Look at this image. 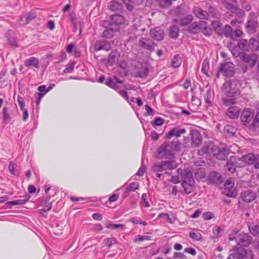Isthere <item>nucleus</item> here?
<instances>
[{"mask_svg":"<svg viewBox=\"0 0 259 259\" xmlns=\"http://www.w3.org/2000/svg\"><path fill=\"white\" fill-rule=\"evenodd\" d=\"M211 152L213 156L220 160H225L229 153V149L225 144L219 146L213 145L211 147Z\"/></svg>","mask_w":259,"mask_h":259,"instance_id":"nucleus-3","label":"nucleus"},{"mask_svg":"<svg viewBox=\"0 0 259 259\" xmlns=\"http://www.w3.org/2000/svg\"><path fill=\"white\" fill-rule=\"evenodd\" d=\"M248 48L252 51L257 50L259 47V41L254 38H250L248 42Z\"/></svg>","mask_w":259,"mask_h":259,"instance_id":"nucleus-38","label":"nucleus"},{"mask_svg":"<svg viewBox=\"0 0 259 259\" xmlns=\"http://www.w3.org/2000/svg\"><path fill=\"white\" fill-rule=\"evenodd\" d=\"M110 41L105 39H99L95 42L94 49L95 52L104 50L108 52L111 50Z\"/></svg>","mask_w":259,"mask_h":259,"instance_id":"nucleus-7","label":"nucleus"},{"mask_svg":"<svg viewBox=\"0 0 259 259\" xmlns=\"http://www.w3.org/2000/svg\"><path fill=\"white\" fill-rule=\"evenodd\" d=\"M24 65L26 67H30L32 66L36 68H38L39 67V60L38 58L34 57H30L24 61Z\"/></svg>","mask_w":259,"mask_h":259,"instance_id":"nucleus-25","label":"nucleus"},{"mask_svg":"<svg viewBox=\"0 0 259 259\" xmlns=\"http://www.w3.org/2000/svg\"><path fill=\"white\" fill-rule=\"evenodd\" d=\"M120 56V53L118 50L115 49L112 50L108 56L107 63L111 66L115 64L118 61Z\"/></svg>","mask_w":259,"mask_h":259,"instance_id":"nucleus-22","label":"nucleus"},{"mask_svg":"<svg viewBox=\"0 0 259 259\" xmlns=\"http://www.w3.org/2000/svg\"><path fill=\"white\" fill-rule=\"evenodd\" d=\"M139 187V183L136 182H132L129 184L126 189L125 192V196L128 195L130 192H134L137 190Z\"/></svg>","mask_w":259,"mask_h":259,"instance_id":"nucleus-40","label":"nucleus"},{"mask_svg":"<svg viewBox=\"0 0 259 259\" xmlns=\"http://www.w3.org/2000/svg\"><path fill=\"white\" fill-rule=\"evenodd\" d=\"M182 62V59L180 54H175L172 58L170 66L173 68H177L181 66Z\"/></svg>","mask_w":259,"mask_h":259,"instance_id":"nucleus-28","label":"nucleus"},{"mask_svg":"<svg viewBox=\"0 0 259 259\" xmlns=\"http://www.w3.org/2000/svg\"><path fill=\"white\" fill-rule=\"evenodd\" d=\"M140 46L145 49L150 51H153L154 50V44L146 38H142L139 40Z\"/></svg>","mask_w":259,"mask_h":259,"instance_id":"nucleus-21","label":"nucleus"},{"mask_svg":"<svg viewBox=\"0 0 259 259\" xmlns=\"http://www.w3.org/2000/svg\"><path fill=\"white\" fill-rule=\"evenodd\" d=\"M224 130L227 133L231 135H233L235 133V129L231 125H227L225 126Z\"/></svg>","mask_w":259,"mask_h":259,"instance_id":"nucleus-62","label":"nucleus"},{"mask_svg":"<svg viewBox=\"0 0 259 259\" xmlns=\"http://www.w3.org/2000/svg\"><path fill=\"white\" fill-rule=\"evenodd\" d=\"M117 240L114 237L107 238L103 240V244L104 246L107 248H110L113 244H117Z\"/></svg>","mask_w":259,"mask_h":259,"instance_id":"nucleus-37","label":"nucleus"},{"mask_svg":"<svg viewBox=\"0 0 259 259\" xmlns=\"http://www.w3.org/2000/svg\"><path fill=\"white\" fill-rule=\"evenodd\" d=\"M251 237L247 234L241 233L235 238L236 242L238 245L241 247H247L250 243Z\"/></svg>","mask_w":259,"mask_h":259,"instance_id":"nucleus-12","label":"nucleus"},{"mask_svg":"<svg viewBox=\"0 0 259 259\" xmlns=\"http://www.w3.org/2000/svg\"><path fill=\"white\" fill-rule=\"evenodd\" d=\"M163 119L159 117L155 118L152 123L153 126H160L163 124Z\"/></svg>","mask_w":259,"mask_h":259,"instance_id":"nucleus-60","label":"nucleus"},{"mask_svg":"<svg viewBox=\"0 0 259 259\" xmlns=\"http://www.w3.org/2000/svg\"><path fill=\"white\" fill-rule=\"evenodd\" d=\"M194 184L195 181L192 171L188 169L184 170L181 183L184 192L187 194L191 193L192 192Z\"/></svg>","mask_w":259,"mask_h":259,"instance_id":"nucleus-1","label":"nucleus"},{"mask_svg":"<svg viewBox=\"0 0 259 259\" xmlns=\"http://www.w3.org/2000/svg\"><path fill=\"white\" fill-rule=\"evenodd\" d=\"M124 21V17L120 15H113L110 16V21L108 24L112 26V29L114 30H119V26Z\"/></svg>","mask_w":259,"mask_h":259,"instance_id":"nucleus-8","label":"nucleus"},{"mask_svg":"<svg viewBox=\"0 0 259 259\" xmlns=\"http://www.w3.org/2000/svg\"><path fill=\"white\" fill-rule=\"evenodd\" d=\"M190 237L194 240L198 241L200 240L202 236L198 230L193 229H192L189 234Z\"/></svg>","mask_w":259,"mask_h":259,"instance_id":"nucleus-36","label":"nucleus"},{"mask_svg":"<svg viewBox=\"0 0 259 259\" xmlns=\"http://www.w3.org/2000/svg\"><path fill=\"white\" fill-rule=\"evenodd\" d=\"M106 227L111 230H115L116 229H120L122 230L124 228V225L123 224L109 223L106 225Z\"/></svg>","mask_w":259,"mask_h":259,"instance_id":"nucleus-52","label":"nucleus"},{"mask_svg":"<svg viewBox=\"0 0 259 259\" xmlns=\"http://www.w3.org/2000/svg\"><path fill=\"white\" fill-rule=\"evenodd\" d=\"M251 233L253 236H257L259 235V225L253 226L251 228H249Z\"/></svg>","mask_w":259,"mask_h":259,"instance_id":"nucleus-61","label":"nucleus"},{"mask_svg":"<svg viewBox=\"0 0 259 259\" xmlns=\"http://www.w3.org/2000/svg\"><path fill=\"white\" fill-rule=\"evenodd\" d=\"M151 37L157 40H161L163 39L164 33L163 30L160 27H156L150 30Z\"/></svg>","mask_w":259,"mask_h":259,"instance_id":"nucleus-18","label":"nucleus"},{"mask_svg":"<svg viewBox=\"0 0 259 259\" xmlns=\"http://www.w3.org/2000/svg\"><path fill=\"white\" fill-rule=\"evenodd\" d=\"M158 2L160 6L163 8L170 6L172 4L171 0H156Z\"/></svg>","mask_w":259,"mask_h":259,"instance_id":"nucleus-54","label":"nucleus"},{"mask_svg":"<svg viewBox=\"0 0 259 259\" xmlns=\"http://www.w3.org/2000/svg\"><path fill=\"white\" fill-rule=\"evenodd\" d=\"M181 143L177 138H174L170 143L165 142L161 146L162 151L166 152L169 148H171L176 151H179L180 150Z\"/></svg>","mask_w":259,"mask_h":259,"instance_id":"nucleus-11","label":"nucleus"},{"mask_svg":"<svg viewBox=\"0 0 259 259\" xmlns=\"http://www.w3.org/2000/svg\"><path fill=\"white\" fill-rule=\"evenodd\" d=\"M244 166V162L242 158L236 156H230L226 163L227 169L231 173H234L236 170V167H243Z\"/></svg>","mask_w":259,"mask_h":259,"instance_id":"nucleus-4","label":"nucleus"},{"mask_svg":"<svg viewBox=\"0 0 259 259\" xmlns=\"http://www.w3.org/2000/svg\"><path fill=\"white\" fill-rule=\"evenodd\" d=\"M3 119L5 122H7L10 119V116L7 113V107H4L3 109Z\"/></svg>","mask_w":259,"mask_h":259,"instance_id":"nucleus-58","label":"nucleus"},{"mask_svg":"<svg viewBox=\"0 0 259 259\" xmlns=\"http://www.w3.org/2000/svg\"><path fill=\"white\" fill-rule=\"evenodd\" d=\"M220 71L223 76L226 77H232L235 72L234 65L231 62H226L221 63L220 66Z\"/></svg>","mask_w":259,"mask_h":259,"instance_id":"nucleus-5","label":"nucleus"},{"mask_svg":"<svg viewBox=\"0 0 259 259\" xmlns=\"http://www.w3.org/2000/svg\"><path fill=\"white\" fill-rule=\"evenodd\" d=\"M238 80L235 79L226 81L223 86V90L226 96L235 97L240 95V92L237 87Z\"/></svg>","mask_w":259,"mask_h":259,"instance_id":"nucleus-2","label":"nucleus"},{"mask_svg":"<svg viewBox=\"0 0 259 259\" xmlns=\"http://www.w3.org/2000/svg\"><path fill=\"white\" fill-rule=\"evenodd\" d=\"M151 237L149 236H140L138 235L136 236L134 240V242L137 243L144 240H150Z\"/></svg>","mask_w":259,"mask_h":259,"instance_id":"nucleus-57","label":"nucleus"},{"mask_svg":"<svg viewBox=\"0 0 259 259\" xmlns=\"http://www.w3.org/2000/svg\"><path fill=\"white\" fill-rule=\"evenodd\" d=\"M241 197L244 202L249 203L256 198V195L251 190H245L241 193Z\"/></svg>","mask_w":259,"mask_h":259,"instance_id":"nucleus-17","label":"nucleus"},{"mask_svg":"<svg viewBox=\"0 0 259 259\" xmlns=\"http://www.w3.org/2000/svg\"><path fill=\"white\" fill-rule=\"evenodd\" d=\"M212 96L210 90H208L204 96L205 102L209 105H212Z\"/></svg>","mask_w":259,"mask_h":259,"instance_id":"nucleus-46","label":"nucleus"},{"mask_svg":"<svg viewBox=\"0 0 259 259\" xmlns=\"http://www.w3.org/2000/svg\"><path fill=\"white\" fill-rule=\"evenodd\" d=\"M231 13L235 14L236 17L240 18H243L245 15L244 12L240 8H238L237 6Z\"/></svg>","mask_w":259,"mask_h":259,"instance_id":"nucleus-47","label":"nucleus"},{"mask_svg":"<svg viewBox=\"0 0 259 259\" xmlns=\"http://www.w3.org/2000/svg\"><path fill=\"white\" fill-rule=\"evenodd\" d=\"M232 49V47L230 45L229 46V49L231 50V52L232 55L234 56H235L236 53L234 52L235 51H237L238 49L242 50V51H246L248 49V41L245 39H240L238 42L237 46H234V49L231 50Z\"/></svg>","mask_w":259,"mask_h":259,"instance_id":"nucleus-16","label":"nucleus"},{"mask_svg":"<svg viewBox=\"0 0 259 259\" xmlns=\"http://www.w3.org/2000/svg\"><path fill=\"white\" fill-rule=\"evenodd\" d=\"M69 17L73 26H76L77 25V22L75 14L74 13H70Z\"/></svg>","mask_w":259,"mask_h":259,"instance_id":"nucleus-63","label":"nucleus"},{"mask_svg":"<svg viewBox=\"0 0 259 259\" xmlns=\"http://www.w3.org/2000/svg\"><path fill=\"white\" fill-rule=\"evenodd\" d=\"M164 165L165 166L166 170L173 169L176 167V164L174 161H163Z\"/></svg>","mask_w":259,"mask_h":259,"instance_id":"nucleus-51","label":"nucleus"},{"mask_svg":"<svg viewBox=\"0 0 259 259\" xmlns=\"http://www.w3.org/2000/svg\"><path fill=\"white\" fill-rule=\"evenodd\" d=\"M145 110L146 112L144 113L145 116H148L150 115H153L154 113V110L150 107L148 105H146L145 106Z\"/></svg>","mask_w":259,"mask_h":259,"instance_id":"nucleus-59","label":"nucleus"},{"mask_svg":"<svg viewBox=\"0 0 259 259\" xmlns=\"http://www.w3.org/2000/svg\"><path fill=\"white\" fill-rule=\"evenodd\" d=\"M25 198L24 199H19L16 200H13L10 201H8L6 202V204L9 206V207H11L12 205H22L25 204L30 199V196L29 195H26L24 196Z\"/></svg>","mask_w":259,"mask_h":259,"instance_id":"nucleus-24","label":"nucleus"},{"mask_svg":"<svg viewBox=\"0 0 259 259\" xmlns=\"http://www.w3.org/2000/svg\"><path fill=\"white\" fill-rule=\"evenodd\" d=\"M186 132V130L185 128H181L179 127H174L165 134V138L166 139H170L175 137V138L178 139L182 134H184Z\"/></svg>","mask_w":259,"mask_h":259,"instance_id":"nucleus-13","label":"nucleus"},{"mask_svg":"<svg viewBox=\"0 0 259 259\" xmlns=\"http://www.w3.org/2000/svg\"><path fill=\"white\" fill-rule=\"evenodd\" d=\"M70 200L72 202H77L81 200H87L88 201H93V202H97V199L95 197H88V198H83V197H77L75 196H71L70 197Z\"/></svg>","mask_w":259,"mask_h":259,"instance_id":"nucleus-41","label":"nucleus"},{"mask_svg":"<svg viewBox=\"0 0 259 259\" xmlns=\"http://www.w3.org/2000/svg\"><path fill=\"white\" fill-rule=\"evenodd\" d=\"M52 207V203H49L48 204L46 205L43 209L40 210V213L44 216L46 217L47 215V212L50 210Z\"/></svg>","mask_w":259,"mask_h":259,"instance_id":"nucleus-53","label":"nucleus"},{"mask_svg":"<svg viewBox=\"0 0 259 259\" xmlns=\"http://www.w3.org/2000/svg\"><path fill=\"white\" fill-rule=\"evenodd\" d=\"M242 34L243 32L241 30L239 29H236L233 31L231 37L233 39H236L239 37H241Z\"/></svg>","mask_w":259,"mask_h":259,"instance_id":"nucleus-55","label":"nucleus"},{"mask_svg":"<svg viewBox=\"0 0 259 259\" xmlns=\"http://www.w3.org/2000/svg\"><path fill=\"white\" fill-rule=\"evenodd\" d=\"M76 63V62L73 61L69 64H68L66 67L64 69L63 72L64 73H72L74 70V67Z\"/></svg>","mask_w":259,"mask_h":259,"instance_id":"nucleus-50","label":"nucleus"},{"mask_svg":"<svg viewBox=\"0 0 259 259\" xmlns=\"http://www.w3.org/2000/svg\"><path fill=\"white\" fill-rule=\"evenodd\" d=\"M108 28L106 29L103 32L101 36L102 37L106 38L107 39H110L114 36V32L117 31L118 30H114L112 29V26L109 24H107Z\"/></svg>","mask_w":259,"mask_h":259,"instance_id":"nucleus-32","label":"nucleus"},{"mask_svg":"<svg viewBox=\"0 0 259 259\" xmlns=\"http://www.w3.org/2000/svg\"><path fill=\"white\" fill-rule=\"evenodd\" d=\"M194 15L200 19L209 20V14L207 11L203 10L198 6H195L192 9Z\"/></svg>","mask_w":259,"mask_h":259,"instance_id":"nucleus-14","label":"nucleus"},{"mask_svg":"<svg viewBox=\"0 0 259 259\" xmlns=\"http://www.w3.org/2000/svg\"><path fill=\"white\" fill-rule=\"evenodd\" d=\"M201 28V21L199 23L194 22L190 24L188 27V31L192 34L199 33Z\"/></svg>","mask_w":259,"mask_h":259,"instance_id":"nucleus-27","label":"nucleus"},{"mask_svg":"<svg viewBox=\"0 0 259 259\" xmlns=\"http://www.w3.org/2000/svg\"><path fill=\"white\" fill-rule=\"evenodd\" d=\"M254 114L250 110H244L241 114V120L242 122L248 123L253 118Z\"/></svg>","mask_w":259,"mask_h":259,"instance_id":"nucleus-23","label":"nucleus"},{"mask_svg":"<svg viewBox=\"0 0 259 259\" xmlns=\"http://www.w3.org/2000/svg\"><path fill=\"white\" fill-rule=\"evenodd\" d=\"M141 203V205L145 207H149L150 206V204L148 201V197L146 194L144 193L142 195Z\"/></svg>","mask_w":259,"mask_h":259,"instance_id":"nucleus-49","label":"nucleus"},{"mask_svg":"<svg viewBox=\"0 0 259 259\" xmlns=\"http://www.w3.org/2000/svg\"><path fill=\"white\" fill-rule=\"evenodd\" d=\"M193 19L192 15L188 14L186 16L180 19V24L181 26H187L192 22Z\"/></svg>","mask_w":259,"mask_h":259,"instance_id":"nucleus-34","label":"nucleus"},{"mask_svg":"<svg viewBox=\"0 0 259 259\" xmlns=\"http://www.w3.org/2000/svg\"><path fill=\"white\" fill-rule=\"evenodd\" d=\"M233 33L232 27L229 25H226L225 27L224 34L227 37H231Z\"/></svg>","mask_w":259,"mask_h":259,"instance_id":"nucleus-56","label":"nucleus"},{"mask_svg":"<svg viewBox=\"0 0 259 259\" xmlns=\"http://www.w3.org/2000/svg\"><path fill=\"white\" fill-rule=\"evenodd\" d=\"M209 69V63L207 61L204 60L202 62V67H201V72L205 74L206 75H208V70Z\"/></svg>","mask_w":259,"mask_h":259,"instance_id":"nucleus-48","label":"nucleus"},{"mask_svg":"<svg viewBox=\"0 0 259 259\" xmlns=\"http://www.w3.org/2000/svg\"><path fill=\"white\" fill-rule=\"evenodd\" d=\"M108 7L111 11L116 12H120L123 8L122 4L115 0L110 1Z\"/></svg>","mask_w":259,"mask_h":259,"instance_id":"nucleus-26","label":"nucleus"},{"mask_svg":"<svg viewBox=\"0 0 259 259\" xmlns=\"http://www.w3.org/2000/svg\"><path fill=\"white\" fill-rule=\"evenodd\" d=\"M163 161L154 164L152 167V170L154 172H162L166 170Z\"/></svg>","mask_w":259,"mask_h":259,"instance_id":"nucleus-42","label":"nucleus"},{"mask_svg":"<svg viewBox=\"0 0 259 259\" xmlns=\"http://www.w3.org/2000/svg\"><path fill=\"white\" fill-rule=\"evenodd\" d=\"M221 3L224 7L229 10L231 12H232L236 7V4L230 3L227 0H221Z\"/></svg>","mask_w":259,"mask_h":259,"instance_id":"nucleus-39","label":"nucleus"},{"mask_svg":"<svg viewBox=\"0 0 259 259\" xmlns=\"http://www.w3.org/2000/svg\"><path fill=\"white\" fill-rule=\"evenodd\" d=\"M222 178L220 173L213 171L209 173L208 181L210 184H217L222 183Z\"/></svg>","mask_w":259,"mask_h":259,"instance_id":"nucleus-20","label":"nucleus"},{"mask_svg":"<svg viewBox=\"0 0 259 259\" xmlns=\"http://www.w3.org/2000/svg\"><path fill=\"white\" fill-rule=\"evenodd\" d=\"M145 0H122L123 3L125 5L128 10H133L134 5H139L142 4Z\"/></svg>","mask_w":259,"mask_h":259,"instance_id":"nucleus-29","label":"nucleus"},{"mask_svg":"<svg viewBox=\"0 0 259 259\" xmlns=\"http://www.w3.org/2000/svg\"><path fill=\"white\" fill-rule=\"evenodd\" d=\"M196 179H201L205 177L206 173L204 168H197L194 172Z\"/></svg>","mask_w":259,"mask_h":259,"instance_id":"nucleus-43","label":"nucleus"},{"mask_svg":"<svg viewBox=\"0 0 259 259\" xmlns=\"http://www.w3.org/2000/svg\"><path fill=\"white\" fill-rule=\"evenodd\" d=\"M254 14L253 12L250 13L248 16V21L246 24V28L249 33H253L256 31L258 25V22L255 19H252Z\"/></svg>","mask_w":259,"mask_h":259,"instance_id":"nucleus-9","label":"nucleus"},{"mask_svg":"<svg viewBox=\"0 0 259 259\" xmlns=\"http://www.w3.org/2000/svg\"><path fill=\"white\" fill-rule=\"evenodd\" d=\"M180 32L179 27L177 25H173L169 29V35L171 38L176 39L179 36Z\"/></svg>","mask_w":259,"mask_h":259,"instance_id":"nucleus-33","label":"nucleus"},{"mask_svg":"<svg viewBox=\"0 0 259 259\" xmlns=\"http://www.w3.org/2000/svg\"><path fill=\"white\" fill-rule=\"evenodd\" d=\"M252 126L254 127H259V112H257L253 120Z\"/></svg>","mask_w":259,"mask_h":259,"instance_id":"nucleus-64","label":"nucleus"},{"mask_svg":"<svg viewBox=\"0 0 259 259\" xmlns=\"http://www.w3.org/2000/svg\"><path fill=\"white\" fill-rule=\"evenodd\" d=\"M204 24L206 25V23L204 21H201V32L206 36H209L211 34V30L206 25H204Z\"/></svg>","mask_w":259,"mask_h":259,"instance_id":"nucleus-45","label":"nucleus"},{"mask_svg":"<svg viewBox=\"0 0 259 259\" xmlns=\"http://www.w3.org/2000/svg\"><path fill=\"white\" fill-rule=\"evenodd\" d=\"M255 157L254 155L252 153H248L246 155H243L241 158L242 160L244 162V166L246 164H252L255 161Z\"/></svg>","mask_w":259,"mask_h":259,"instance_id":"nucleus-31","label":"nucleus"},{"mask_svg":"<svg viewBox=\"0 0 259 259\" xmlns=\"http://www.w3.org/2000/svg\"><path fill=\"white\" fill-rule=\"evenodd\" d=\"M208 14H209V19L210 17L215 19H219L221 16V13L218 9L214 7L209 6L208 8Z\"/></svg>","mask_w":259,"mask_h":259,"instance_id":"nucleus-30","label":"nucleus"},{"mask_svg":"<svg viewBox=\"0 0 259 259\" xmlns=\"http://www.w3.org/2000/svg\"><path fill=\"white\" fill-rule=\"evenodd\" d=\"M222 101L225 106H229L236 103L235 97H228L227 96L222 98Z\"/></svg>","mask_w":259,"mask_h":259,"instance_id":"nucleus-35","label":"nucleus"},{"mask_svg":"<svg viewBox=\"0 0 259 259\" xmlns=\"http://www.w3.org/2000/svg\"><path fill=\"white\" fill-rule=\"evenodd\" d=\"M240 112L241 109L239 107L231 106L227 109L226 115L230 118L236 119L239 117Z\"/></svg>","mask_w":259,"mask_h":259,"instance_id":"nucleus-19","label":"nucleus"},{"mask_svg":"<svg viewBox=\"0 0 259 259\" xmlns=\"http://www.w3.org/2000/svg\"><path fill=\"white\" fill-rule=\"evenodd\" d=\"M233 250L235 252L231 254L227 259H243L245 258L247 255L246 250L241 247L234 246Z\"/></svg>","mask_w":259,"mask_h":259,"instance_id":"nucleus-10","label":"nucleus"},{"mask_svg":"<svg viewBox=\"0 0 259 259\" xmlns=\"http://www.w3.org/2000/svg\"><path fill=\"white\" fill-rule=\"evenodd\" d=\"M191 136L192 146L194 147L199 146L202 141L201 134L196 130H193L191 132Z\"/></svg>","mask_w":259,"mask_h":259,"instance_id":"nucleus-15","label":"nucleus"},{"mask_svg":"<svg viewBox=\"0 0 259 259\" xmlns=\"http://www.w3.org/2000/svg\"><path fill=\"white\" fill-rule=\"evenodd\" d=\"M237 56L240 57V59L248 64V65L250 67H253L257 60V56L254 54H247L244 52H239Z\"/></svg>","mask_w":259,"mask_h":259,"instance_id":"nucleus-6","label":"nucleus"},{"mask_svg":"<svg viewBox=\"0 0 259 259\" xmlns=\"http://www.w3.org/2000/svg\"><path fill=\"white\" fill-rule=\"evenodd\" d=\"M105 84L108 87L114 89V90L118 91L119 89V87L116 84V83L114 82V81L110 77L107 78Z\"/></svg>","mask_w":259,"mask_h":259,"instance_id":"nucleus-44","label":"nucleus"}]
</instances>
